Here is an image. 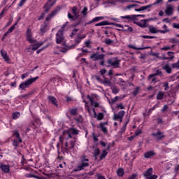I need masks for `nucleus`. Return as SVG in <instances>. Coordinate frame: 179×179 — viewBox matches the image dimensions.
I'll list each match as a JSON object with an SVG mask.
<instances>
[{
  "instance_id": "nucleus-22",
  "label": "nucleus",
  "mask_w": 179,
  "mask_h": 179,
  "mask_svg": "<svg viewBox=\"0 0 179 179\" xmlns=\"http://www.w3.org/2000/svg\"><path fill=\"white\" fill-rule=\"evenodd\" d=\"M162 69H164V71H166V73H171V67H170V65H169V64H165L163 67Z\"/></svg>"
},
{
  "instance_id": "nucleus-11",
  "label": "nucleus",
  "mask_w": 179,
  "mask_h": 179,
  "mask_svg": "<svg viewBox=\"0 0 179 179\" xmlns=\"http://www.w3.org/2000/svg\"><path fill=\"white\" fill-rule=\"evenodd\" d=\"M145 17V15H126L122 16L121 19H127L128 20H136V17Z\"/></svg>"
},
{
  "instance_id": "nucleus-50",
  "label": "nucleus",
  "mask_w": 179,
  "mask_h": 179,
  "mask_svg": "<svg viewBox=\"0 0 179 179\" xmlns=\"http://www.w3.org/2000/svg\"><path fill=\"white\" fill-rule=\"evenodd\" d=\"M98 155H100V149L96 148L94 150V156H97Z\"/></svg>"
},
{
  "instance_id": "nucleus-19",
  "label": "nucleus",
  "mask_w": 179,
  "mask_h": 179,
  "mask_svg": "<svg viewBox=\"0 0 179 179\" xmlns=\"http://www.w3.org/2000/svg\"><path fill=\"white\" fill-rule=\"evenodd\" d=\"M87 98L89 99L90 101H91V104L94 106V107H99L100 104L98 102H94L93 101V97L87 95Z\"/></svg>"
},
{
  "instance_id": "nucleus-15",
  "label": "nucleus",
  "mask_w": 179,
  "mask_h": 179,
  "mask_svg": "<svg viewBox=\"0 0 179 179\" xmlns=\"http://www.w3.org/2000/svg\"><path fill=\"white\" fill-rule=\"evenodd\" d=\"M0 169L2 170L3 173H8L10 171L9 165H3V164H1Z\"/></svg>"
},
{
  "instance_id": "nucleus-7",
  "label": "nucleus",
  "mask_w": 179,
  "mask_h": 179,
  "mask_svg": "<svg viewBox=\"0 0 179 179\" xmlns=\"http://www.w3.org/2000/svg\"><path fill=\"white\" fill-rule=\"evenodd\" d=\"M110 24H112L113 26H119L120 29H117V30H118L119 31H132L134 30L132 27H129L128 25L122 26L120 24H117L114 22H111Z\"/></svg>"
},
{
  "instance_id": "nucleus-16",
  "label": "nucleus",
  "mask_w": 179,
  "mask_h": 179,
  "mask_svg": "<svg viewBox=\"0 0 179 179\" xmlns=\"http://www.w3.org/2000/svg\"><path fill=\"white\" fill-rule=\"evenodd\" d=\"M148 22V20H142L141 22H136V24L137 26H139L140 27H146V23Z\"/></svg>"
},
{
  "instance_id": "nucleus-23",
  "label": "nucleus",
  "mask_w": 179,
  "mask_h": 179,
  "mask_svg": "<svg viewBox=\"0 0 179 179\" xmlns=\"http://www.w3.org/2000/svg\"><path fill=\"white\" fill-rule=\"evenodd\" d=\"M155 153L154 151H148V152H146L145 154H144V157H145V159H149V157H152V156H155Z\"/></svg>"
},
{
  "instance_id": "nucleus-49",
  "label": "nucleus",
  "mask_w": 179,
  "mask_h": 179,
  "mask_svg": "<svg viewBox=\"0 0 179 179\" xmlns=\"http://www.w3.org/2000/svg\"><path fill=\"white\" fill-rule=\"evenodd\" d=\"M128 124V122H126L124 125H123V127H122V128L121 129V134H122V133H124V132H125V130L127 129V124Z\"/></svg>"
},
{
  "instance_id": "nucleus-62",
  "label": "nucleus",
  "mask_w": 179,
  "mask_h": 179,
  "mask_svg": "<svg viewBox=\"0 0 179 179\" xmlns=\"http://www.w3.org/2000/svg\"><path fill=\"white\" fill-rule=\"evenodd\" d=\"M75 45H78V44H79V43H80V39L79 38H78L75 40Z\"/></svg>"
},
{
  "instance_id": "nucleus-51",
  "label": "nucleus",
  "mask_w": 179,
  "mask_h": 179,
  "mask_svg": "<svg viewBox=\"0 0 179 179\" xmlns=\"http://www.w3.org/2000/svg\"><path fill=\"white\" fill-rule=\"evenodd\" d=\"M139 93V87H136L135 90L133 92V95L136 96Z\"/></svg>"
},
{
  "instance_id": "nucleus-45",
  "label": "nucleus",
  "mask_w": 179,
  "mask_h": 179,
  "mask_svg": "<svg viewBox=\"0 0 179 179\" xmlns=\"http://www.w3.org/2000/svg\"><path fill=\"white\" fill-rule=\"evenodd\" d=\"M78 31H79V29H74L71 34L70 37H73V36L76 35V33H78Z\"/></svg>"
},
{
  "instance_id": "nucleus-41",
  "label": "nucleus",
  "mask_w": 179,
  "mask_h": 179,
  "mask_svg": "<svg viewBox=\"0 0 179 179\" xmlns=\"http://www.w3.org/2000/svg\"><path fill=\"white\" fill-rule=\"evenodd\" d=\"M120 97L115 96V98L112 99L110 101H109L110 104H114V103H116V101H118V99Z\"/></svg>"
},
{
  "instance_id": "nucleus-13",
  "label": "nucleus",
  "mask_w": 179,
  "mask_h": 179,
  "mask_svg": "<svg viewBox=\"0 0 179 179\" xmlns=\"http://www.w3.org/2000/svg\"><path fill=\"white\" fill-rule=\"evenodd\" d=\"M124 115H125V111L124 110H120L118 112L117 114H115L113 116V120L115 121H117V120H120V118H122V117H124Z\"/></svg>"
},
{
  "instance_id": "nucleus-40",
  "label": "nucleus",
  "mask_w": 179,
  "mask_h": 179,
  "mask_svg": "<svg viewBox=\"0 0 179 179\" xmlns=\"http://www.w3.org/2000/svg\"><path fill=\"white\" fill-rule=\"evenodd\" d=\"M130 48H133V50H146L148 48H150V46L145 47V48H136L134 45L130 46Z\"/></svg>"
},
{
  "instance_id": "nucleus-2",
  "label": "nucleus",
  "mask_w": 179,
  "mask_h": 179,
  "mask_svg": "<svg viewBox=\"0 0 179 179\" xmlns=\"http://www.w3.org/2000/svg\"><path fill=\"white\" fill-rule=\"evenodd\" d=\"M120 62L121 60L118 59V57H112L108 59L107 64H108V65H105V66L108 68L112 66V68L115 69L120 68Z\"/></svg>"
},
{
  "instance_id": "nucleus-64",
  "label": "nucleus",
  "mask_w": 179,
  "mask_h": 179,
  "mask_svg": "<svg viewBox=\"0 0 179 179\" xmlns=\"http://www.w3.org/2000/svg\"><path fill=\"white\" fill-rule=\"evenodd\" d=\"M173 27H174V29H179V24L173 23Z\"/></svg>"
},
{
  "instance_id": "nucleus-21",
  "label": "nucleus",
  "mask_w": 179,
  "mask_h": 179,
  "mask_svg": "<svg viewBox=\"0 0 179 179\" xmlns=\"http://www.w3.org/2000/svg\"><path fill=\"white\" fill-rule=\"evenodd\" d=\"M110 89H111L112 93H113V94H117L120 93V89L116 85H112L110 87Z\"/></svg>"
},
{
  "instance_id": "nucleus-34",
  "label": "nucleus",
  "mask_w": 179,
  "mask_h": 179,
  "mask_svg": "<svg viewBox=\"0 0 179 179\" xmlns=\"http://www.w3.org/2000/svg\"><path fill=\"white\" fill-rule=\"evenodd\" d=\"M157 79L156 76L153 77L152 76V74L148 76V80H151L152 83H156Z\"/></svg>"
},
{
  "instance_id": "nucleus-46",
  "label": "nucleus",
  "mask_w": 179,
  "mask_h": 179,
  "mask_svg": "<svg viewBox=\"0 0 179 179\" xmlns=\"http://www.w3.org/2000/svg\"><path fill=\"white\" fill-rule=\"evenodd\" d=\"M149 31H150V33H154V34L159 33V30H156V28L153 27L150 28Z\"/></svg>"
},
{
  "instance_id": "nucleus-63",
  "label": "nucleus",
  "mask_w": 179,
  "mask_h": 179,
  "mask_svg": "<svg viewBox=\"0 0 179 179\" xmlns=\"http://www.w3.org/2000/svg\"><path fill=\"white\" fill-rule=\"evenodd\" d=\"M13 30H15V26H12L7 31L8 33H12V31H13Z\"/></svg>"
},
{
  "instance_id": "nucleus-12",
  "label": "nucleus",
  "mask_w": 179,
  "mask_h": 179,
  "mask_svg": "<svg viewBox=\"0 0 179 179\" xmlns=\"http://www.w3.org/2000/svg\"><path fill=\"white\" fill-rule=\"evenodd\" d=\"M174 11V7L172 5H168L166 10L165 13L167 16H171Z\"/></svg>"
},
{
  "instance_id": "nucleus-26",
  "label": "nucleus",
  "mask_w": 179,
  "mask_h": 179,
  "mask_svg": "<svg viewBox=\"0 0 179 179\" xmlns=\"http://www.w3.org/2000/svg\"><path fill=\"white\" fill-rule=\"evenodd\" d=\"M164 97V92L159 91L157 95V100H163Z\"/></svg>"
},
{
  "instance_id": "nucleus-24",
  "label": "nucleus",
  "mask_w": 179,
  "mask_h": 179,
  "mask_svg": "<svg viewBox=\"0 0 179 179\" xmlns=\"http://www.w3.org/2000/svg\"><path fill=\"white\" fill-rule=\"evenodd\" d=\"M33 94H34V91H31L27 94L20 96L19 99H20V100H22V99H26L27 97H30V96H33Z\"/></svg>"
},
{
  "instance_id": "nucleus-1",
  "label": "nucleus",
  "mask_w": 179,
  "mask_h": 179,
  "mask_svg": "<svg viewBox=\"0 0 179 179\" xmlns=\"http://www.w3.org/2000/svg\"><path fill=\"white\" fill-rule=\"evenodd\" d=\"M71 10H72V13L74 15V16L72 15V14H71V13H69L68 17L71 20H73V22L78 20V22L75 23L74 26H79V24H80V23H82V21L83 20V17H79L80 15H79V11H78V7L73 6Z\"/></svg>"
},
{
  "instance_id": "nucleus-20",
  "label": "nucleus",
  "mask_w": 179,
  "mask_h": 179,
  "mask_svg": "<svg viewBox=\"0 0 179 179\" xmlns=\"http://www.w3.org/2000/svg\"><path fill=\"white\" fill-rule=\"evenodd\" d=\"M1 55L6 62H9V61H10V59H9V56H8V53H6V52L1 50Z\"/></svg>"
},
{
  "instance_id": "nucleus-14",
  "label": "nucleus",
  "mask_w": 179,
  "mask_h": 179,
  "mask_svg": "<svg viewBox=\"0 0 179 179\" xmlns=\"http://www.w3.org/2000/svg\"><path fill=\"white\" fill-rule=\"evenodd\" d=\"M57 13H58V10L57 9L51 11V13L49 15H48V16L46 17L45 22H48V20H51L52 17L55 16V15H57Z\"/></svg>"
},
{
  "instance_id": "nucleus-3",
  "label": "nucleus",
  "mask_w": 179,
  "mask_h": 179,
  "mask_svg": "<svg viewBox=\"0 0 179 179\" xmlns=\"http://www.w3.org/2000/svg\"><path fill=\"white\" fill-rule=\"evenodd\" d=\"M105 57H106V55L104 54L99 55L97 53H94L91 55L90 58L93 61H101L100 65H101V66H104V65H106L104 64V62H106V61L104 60Z\"/></svg>"
},
{
  "instance_id": "nucleus-42",
  "label": "nucleus",
  "mask_w": 179,
  "mask_h": 179,
  "mask_svg": "<svg viewBox=\"0 0 179 179\" xmlns=\"http://www.w3.org/2000/svg\"><path fill=\"white\" fill-rule=\"evenodd\" d=\"M149 8H152V4H150L145 6H142L140 8V9L141 10V12H142L143 10H146V9H149Z\"/></svg>"
},
{
  "instance_id": "nucleus-44",
  "label": "nucleus",
  "mask_w": 179,
  "mask_h": 179,
  "mask_svg": "<svg viewBox=\"0 0 179 179\" xmlns=\"http://www.w3.org/2000/svg\"><path fill=\"white\" fill-rule=\"evenodd\" d=\"M112 43H114V41L111 40V39H109V38H106L105 40V43L107 44L108 45H110V44Z\"/></svg>"
},
{
  "instance_id": "nucleus-6",
  "label": "nucleus",
  "mask_w": 179,
  "mask_h": 179,
  "mask_svg": "<svg viewBox=\"0 0 179 179\" xmlns=\"http://www.w3.org/2000/svg\"><path fill=\"white\" fill-rule=\"evenodd\" d=\"M65 41V37L64 36V29H59L56 34V43L57 44H61Z\"/></svg>"
},
{
  "instance_id": "nucleus-9",
  "label": "nucleus",
  "mask_w": 179,
  "mask_h": 179,
  "mask_svg": "<svg viewBox=\"0 0 179 179\" xmlns=\"http://www.w3.org/2000/svg\"><path fill=\"white\" fill-rule=\"evenodd\" d=\"M152 173H153V169H152V168L148 169L144 173V177H145V178H147V179H157V176L152 175Z\"/></svg>"
},
{
  "instance_id": "nucleus-35",
  "label": "nucleus",
  "mask_w": 179,
  "mask_h": 179,
  "mask_svg": "<svg viewBox=\"0 0 179 179\" xmlns=\"http://www.w3.org/2000/svg\"><path fill=\"white\" fill-rule=\"evenodd\" d=\"M26 177H27L28 178H37V179H44V178H41L38 176H36L35 175H33V174H31V173L27 174Z\"/></svg>"
},
{
  "instance_id": "nucleus-61",
  "label": "nucleus",
  "mask_w": 179,
  "mask_h": 179,
  "mask_svg": "<svg viewBox=\"0 0 179 179\" xmlns=\"http://www.w3.org/2000/svg\"><path fill=\"white\" fill-rule=\"evenodd\" d=\"M138 176V175L134 173V174H132L131 176H129L127 179H135V178H136V176Z\"/></svg>"
},
{
  "instance_id": "nucleus-55",
  "label": "nucleus",
  "mask_w": 179,
  "mask_h": 179,
  "mask_svg": "<svg viewBox=\"0 0 179 179\" xmlns=\"http://www.w3.org/2000/svg\"><path fill=\"white\" fill-rule=\"evenodd\" d=\"M164 90L167 91L169 90V89H170V87H169V83H164Z\"/></svg>"
},
{
  "instance_id": "nucleus-5",
  "label": "nucleus",
  "mask_w": 179,
  "mask_h": 179,
  "mask_svg": "<svg viewBox=\"0 0 179 179\" xmlns=\"http://www.w3.org/2000/svg\"><path fill=\"white\" fill-rule=\"evenodd\" d=\"M38 79V77L29 78V79L27 80L24 83H21L20 85V88L22 89V90H24V89H26V87H29V86L30 85L34 83V82H36V80H37Z\"/></svg>"
},
{
  "instance_id": "nucleus-10",
  "label": "nucleus",
  "mask_w": 179,
  "mask_h": 179,
  "mask_svg": "<svg viewBox=\"0 0 179 179\" xmlns=\"http://www.w3.org/2000/svg\"><path fill=\"white\" fill-rule=\"evenodd\" d=\"M27 40L31 44H34L35 43H37V41L33 39V34L31 33V29L30 28H28L27 30Z\"/></svg>"
},
{
  "instance_id": "nucleus-27",
  "label": "nucleus",
  "mask_w": 179,
  "mask_h": 179,
  "mask_svg": "<svg viewBox=\"0 0 179 179\" xmlns=\"http://www.w3.org/2000/svg\"><path fill=\"white\" fill-rule=\"evenodd\" d=\"M94 118H96L98 121H101V120L104 118V115L102 113H99L98 115H96V117H94Z\"/></svg>"
},
{
  "instance_id": "nucleus-39",
  "label": "nucleus",
  "mask_w": 179,
  "mask_h": 179,
  "mask_svg": "<svg viewBox=\"0 0 179 179\" xmlns=\"http://www.w3.org/2000/svg\"><path fill=\"white\" fill-rule=\"evenodd\" d=\"M65 135H68L67 139H69V138H72V134L69 133L68 130L63 131V136H65Z\"/></svg>"
},
{
  "instance_id": "nucleus-25",
  "label": "nucleus",
  "mask_w": 179,
  "mask_h": 179,
  "mask_svg": "<svg viewBox=\"0 0 179 179\" xmlns=\"http://www.w3.org/2000/svg\"><path fill=\"white\" fill-rule=\"evenodd\" d=\"M103 85H108V86L111 87L113 83H111V81L108 80V78H105L104 80H102Z\"/></svg>"
},
{
  "instance_id": "nucleus-32",
  "label": "nucleus",
  "mask_w": 179,
  "mask_h": 179,
  "mask_svg": "<svg viewBox=\"0 0 179 179\" xmlns=\"http://www.w3.org/2000/svg\"><path fill=\"white\" fill-rule=\"evenodd\" d=\"M14 135L16 136L17 138H18L19 143H22V138H20V134L17 131H14Z\"/></svg>"
},
{
  "instance_id": "nucleus-29",
  "label": "nucleus",
  "mask_w": 179,
  "mask_h": 179,
  "mask_svg": "<svg viewBox=\"0 0 179 179\" xmlns=\"http://www.w3.org/2000/svg\"><path fill=\"white\" fill-rule=\"evenodd\" d=\"M108 24H111V23L108 22L107 21H103V22L96 24L95 26H107Z\"/></svg>"
},
{
  "instance_id": "nucleus-28",
  "label": "nucleus",
  "mask_w": 179,
  "mask_h": 179,
  "mask_svg": "<svg viewBox=\"0 0 179 179\" xmlns=\"http://www.w3.org/2000/svg\"><path fill=\"white\" fill-rule=\"evenodd\" d=\"M117 174L118 177H122V176H124V169L119 168L117 171Z\"/></svg>"
},
{
  "instance_id": "nucleus-37",
  "label": "nucleus",
  "mask_w": 179,
  "mask_h": 179,
  "mask_svg": "<svg viewBox=\"0 0 179 179\" xmlns=\"http://www.w3.org/2000/svg\"><path fill=\"white\" fill-rule=\"evenodd\" d=\"M99 127L101 128V131H102L103 134H107V132H108V131L107 130V127L103 126V124H99Z\"/></svg>"
},
{
  "instance_id": "nucleus-52",
  "label": "nucleus",
  "mask_w": 179,
  "mask_h": 179,
  "mask_svg": "<svg viewBox=\"0 0 179 179\" xmlns=\"http://www.w3.org/2000/svg\"><path fill=\"white\" fill-rule=\"evenodd\" d=\"M71 114L72 115H76V114H78V109L75 108V109H72L71 110Z\"/></svg>"
},
{
  "instance_id": "nucleus-53",
  "label": "nucleus",
  "mask_w": 179,
  "mask_h": 179,
  "mask_svg": "<svg viewBox=\"0 0 179 179\" xmlns=\"http://www.w3.org/2000/svg\"><path fill=\"white\" fill-rule=\"evenodd\" d=\"M169 31H170L169 29L158 30V33H162V34H164L166 33H169Z\"/></svg>"
},
{
  "instance_id": "nucleus-43",
  "label": "nucleus",
  "mask_w": 179,
  "mask_h": 179,
  "mask_svg": "<svg viewBox=\"0 0 179 179\" xmlns=\"http://www.w3.org/2000/svg\"><path fill=\"white\" fill-rule=\"evenodd\" d=\"M171 66L173 69H179V60L178 62L172 64Z\"/></svg>"
},
{
  "instance_id": "nucleus-59",
  "label": "nucleus",
  "mask_w": 179,
  "mask_h": 179,
  "mask_svg": "<svg viewBox=\"0 0 179 179\" xmlns=\"http://www.w3.org/2000/svg\"><path fill=\"white\" fill-rule=\"evenodd\" d=\"M85 47H87V48H90V41H85Z\"/></svg>"
},
{
  "instance_id": "nucleus-58",
  "label": "nucleus",
  "mask_w": 179,
  "mask_h": 179,
  "mask_svg": "<svg viewBox=\"0 0 179 179\" xmlns=\"http://www.w3.org/2000/svg\"><path fill=\"white\" fill-rule=\"evenodd\" d=\"M44 16H45V13H43L41 16L38 17V20H41L44 19Z\"/></svg>"
},
{
  "instance_id": "nucleus-4",
  "label": "nucleus",
  "mask_w": 179,
  "mask_h": 179,
  "mask_svg": "<svg viewBox=\"0 0 179 179\" xmlns=\"http://www.w3.org/2000/svg\"><path fill=\"white\" fill-rule=\"evenodd\" d=\"M89 159H86V155H83L81 159V164L78 165L77 170L75 171H80V170H85V167H89Z\"/></svg>"
},
{
  "instance_id": "nucleus-48",
  "label": "nucleus",
  "mask_w": 179,
  "mask_h": 179,
  "mask_svg": "<svg viewBox=\"0 0 179 179\" xmlns=\"http://www.w3.org/2000/svg\"><path fill=\"white\" fill-rule=\"evenodd\" d=\"M116 108H120V110H124V108H125V106H124L122 103H120L118 105H117Z\"/></svg>"
},
{
  "instance_id": "nucleus-56",
  "label": "nucleus",
  "mask_w": 179,
  "mask_h": 179,
  "mask_svg": "<svg viewBox=\"0 0 179 179\" xmlns=\"http://www.w3.org/2000/svg\"><path fill=\"white\" fill-rule=\"evenodd\" d=\"M169 41H170V43H172V44H174L176 43H178V40H177V39H176L174 38H171Z\"/></svg>"
},
{
  "instance_id": "nucleus-30",
  "label": "nucleus",
  "mask_w": 179,
  "mask_h": 179,
  "mask_svg": "<svg viewBox=\"0 0 179 179\" xmlns=\"http://www.w3.org/2000/svg\"><path fill=\"white\" fill-rule=\"evenodd\" d=\"M151 76H163V72L160 70H157L155 73L151 74Z\"/></svg>"
},
{
  "instance_id": "nucleus-33",
  "label": "nucleus",
  "mask_w": 179,
  "mask_h": 179,
  "mask_svg": "<svg viewBox=\"0 0 179 179\" xmlns=\"http://www.w3.org/2000/svg\"><path fill=\"white\" fill-rule=\"evenodd\" d=\"M108 152H107L106 150H103L102 154L100 156V160H103L107 156Z\"/></svg>"
},
{
  "instance_id": "nucleus-57",
  "label": "nucleus",
  "mask_w": 179,
  "mask_h": 179,
  "mask_svg": "<svg viewBox=\"0 0 179 179\" xmlns=\"http://www.w3.org/2000/svg\"><path fill=\"white\" fill-rule=\"evenodd\" d=\"M86 12H87V7H85L83 10V11L81 12V13H83V15H84V16H86L87 13Z\"/></svg>"
},
{
  "instance_id": "nucleus-8",
  "label": "nucleus",
  "mask_w": 179,
  "mask_h": 179,
  "mask_svg": "<svg viewBox=\"0 0 179 179\" xmlns=\"http://www.w3.org/2000/svg\"><path fill=\"white\" fill-rule=\"evenodd\" d=\"M152 136H153L155 141H162L163 138H166V135H164V133L162 132V131L159 129L157 130V132L152 133Z\"/></svg>"
},
{
  "instance_id": "nucleus-54",
  "label": "nucleus",
  "mask_w": 179,
  "mask_h": 179,
  "mask_svg": "<svg viewBox=\"0 0 179 179\" xmlns=\"http://www.w3.org/2000/svg\"><path fill=\"white\" fill-rule=\"evenodd\" d=\"M162 59H174V55H171L169 57H166L165 56H163L162 57Z\"/></svg>"
},
{
  "instance_id": "nucleus-36",
  "label": "nucleus",
  "mask_w": 179,
  "mask_h": 179,
  "mask_svg": "<svg viewBox=\"0 0 179 179\" xmlns=\"http://www.w3.org/2000/svg\"><path fill=\"white\" fill-rule=\"evenodd\" d=\"M55 3V1H53L52 3H50V5H49V6H48V8L45 10V13H48V12H50V10L51 9V8H52V6H54Z\"/></svg>"
},
{
  "instance_id": "nucleus-38",
  "label": "nucleus",
  "mask_w": 179,
  "mask_h": 179,
  "mask_svg": "<svg viewBox=\"0 0 179 179\" xmlns=\"http://www.w3.org/2000/svg\"><path fill=\"white\" fill-rule=\"evenodd\" d=\"M20 117V113L15 112L13 113V120H17V118H19Z\"/></svg>"
},
{
  "instance_id": "nucleus-18",
  "label": "nucleus",
  "mask_w": 179,
  "mask_h": 179,
  "mask_svg": "<svg viewBox=\"0 0 179 179\" xmlns=\"http://www.w3.org/2000/svg\"><path fill=\"white\" fill-rule=\"evenodd\" d=\"M71 135H79V131L75 128H70L67 130Z\"/></svg>"
},
{
  "instance_id": "nucleus-31",
  "label": "nucleus",
  "mask_w": 179,
  "mask_h": 179,
  "mask_svg": "<svg viewBox=\"0 0 179 179\" xmlns=\"http://www.w3.org/2000/svg\"><path fill=\"white\" fill-rule=\"evenodd\" d=\"M44 25L43 27H42L40 29L41 32L42 33V35L44 34V33H45V31H47V27H48V24L44 22Z\"/></svg>"
},
{
  "instance_id": "nucleus-17",
  "label": "nucleus",
  "mask_w": 179,
  "mask_h": 179,
  "mask_svg": "<svg viewBox=\"0 0 179 179\" xmlns=\"http://www.w3.org/2000/svg\"><path fill=\"white\" fill-rule=\"evenodd\" d=\"M48 99L50 103H53L55 107H58V103H57V99L52 96H48Z\"/></svg>"
},
{
  "instance_id": "nucleus-60",
  "label": "nucleus",
  "mask_w": 179,
  "mask_h": 179,
  "mask_svg": "<svg viewBox=\"0 0 179 179\" xmlns=\"http://www.w3.org/2000/svg\"><path fill=\"white\" fill-rule=\"evenodd\" d=\"M166 110H169V106L167 105H164L163 108L162 109V113H164V111H166Z\"/></svg>"
},
{
  "instance_id": "nucleus-47",
  "label": "nucleus",
  "mask_w": 179,
  "mask_h": 179,
  "mask_svg": "<svg viewBox=\"0 0 179 179\" xmlns=\"http://www.w3.org/2000/svg\"><path fill=\"white\" fill-rule=\"evenodd\" d=\"M76 141H72L70 142V145L71 146L69 148V149H73V148H75V143H76Z\"/></svg>"
}]
</instances>
